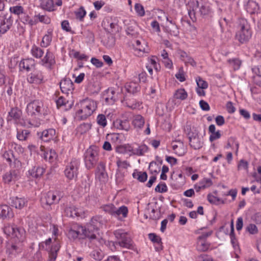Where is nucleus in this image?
<instances>
[{"mask_svg": "<svg viewBox=\"0 0 261 261\" xmlns=\"http://www.w3.org/2000/svg\"><path fill=\"white\" fill-rule=\"evenodd\" d=\"M26 112L30 117L29 124L34 127H38L40 123V117L48 114V109L43 102L39 99L34 100L29 102L26 107Z\"/></svg>", "mask_w": 261, "mask_h": 261, "instance_id": "nucleus-1", "label": "nucleus"}, {"mask_svg": "<svg viewBox=\"0 0 261 261\" xmlns=\"http://www.w3.org/2000/svg\"><path fill=\"white\" fill-rule=\"evenodd\" d=\"M50 230L53 239L54 240V242L52 243V239L49 238L45 241H43L39 244V249L40 250H47L48 252V261H55L58 252L60 248V245L58 239L59 230L57 226L53 225L50 228Z\"/></svg>", "mask_w": 261, "mask_h": 261, "instance_id": "nucleus-2", "label": "nucleus"}, {"mask_svg": "<svg viewBox=\"0 0 261 261\" xmlns=\"http://www.w3.org/2000/svg\"><path fill=\"white\" fill-rule=\"evenodd\" d=\"M78 110L76 112V116L80 120H83L91 116L97 109L96 101L86 98L82 99L77 104Z\"/></svg>", "mask_w": 261, "mask_h": 261, "instance_id": "nucleus-3", "label": "nucleus"}, {"mask_svg": "<svg viewBox=\"0 0 261 261\" xmlns=\"http://www.w3.org/2000/svg\"><path fill=\"white\" fill-rule=\"evenodd\" d=\"M238 30L236 33V39L241 44L248 42L252 35V31L247 20L245 18L238 20Z\"/></svg>", "mask_w": 261, "mask_h": 261, "instance_id": "nucleus-4", "label": "nucleus"}, {"mask_svg": "<svg viewBox=\"0 0 261 261\" xmlns=\"http://www.w3.org/2000/svg\"><path fill=\"white\" fill-rule=\"evenodd\" d=\"M62 196L59 191H49L42 194L40 203L42 207L47 211L52 209V206L59 203Z\"/></svg>", "mask_w": 261, "mask_h": 261, "instance_id": "nucleus-5", "label": "nucleus"}, {"mask_svg": "<svg viewBox=\"0 0 261 261\" xmlns=\"http://www.w3.org/2000/svg\"><path fill=\"white\" fill-rule=\"evenodd\" d=\"M99 148L96 145L90 146L85 152L84 160L86 168L88 169L93 168L99 159Z\"/></svg>", "mask_w": 261, "mask_h": 261, "instance_id": "nucleus-6", "label": "nucleus"}, {"mask_svg": "<svg viewBox=\"0 0 261 261\" xmlns=\"http://www.w3.org/2000/svg\"><path fill=\"white\" fill-rule=\"evenodd\" d=\"M80 166V159L77 158H72L67 164L64 171V174L68 180L71 181L77 179L79 174Z\"/></svg>", "mask_w": 261, "mask_h": 261, "instance_id": "nucleus-7", "label": "nucleus"}, {"mask_svg": "<svg viewBox=\"0 0 261 261\" xmlns=\"http://www.w3.org/2000/svg\"><path fill=\"white\" fill-rule=\"evenodd\" d=\"M103 225V220L101 217L95 216L93 217L90 222L85 226L87 231L90 235V242H92L95 241H98L97 237L98 231Z\"/></svg>", "mask_w": 261, "mask_h": 261, "instance_id": "nucleus-8", "label": "nucleus"}, {"mask_svg": "<svg viewBox=\"0 0 261 261\" xmlns=\"http://www.w3.org/2000/svg\"><path fill=\"white\" fill-rule=\"evenodd\" d=\"M114 234L117 241L116 244L122 248L128 249H134V244L132 240L128 236V232L122 229H118L114 231Z\"/></svg>", "mask_w": 261, "mask_h": 261, "instance_id": "nucleus-9", "label": "nucleus"}, {"mask_svg": "<svg viewBox=\"0 0 261 261\" xmlns=\"http://www.w3.org/2000/svg\"><path fill=\"white\" fill-rule=\"evenodd\" d=\"M39 64L47 69L51 70L56 64L54 54L49 49H47L45 56L39 61Z\"/></svg>", "mask_w": 261, "mask_h": 261, "instance_id": "nucleus-10", "label": "nucleus"}, {"mask_svg": "<svg viewBox=\"0 0 261 261\" xmlns=\"http://www.w3.org/2000/svg\"><path fill=\"white\" fill-rule=\"evenodd\" d=\"M27 81L30 84L39 85L45 82L43 72L39 69H35L27 77Z\"/></svg>", "mask_w": 261, "mask_h": 261, "instance_id": "nucleus-11", "label": "nucleus"}, {"mask_svg": "<svg viewBox=\"0 0 261 261\" xmlns=\"http://www.w3.org/2000/svg\"><path fill=\"white\" fill-rule=\"evenodd\" d=\"M119 21L118 18L116 17L107 19L106 21H103L105 27H107V28H105V29L111 33L115 34L119 32L120 29Z\"/></svg>", "mask_w": 261, "mask_h": 261, "instance_id": "nucleus-12", "label": "nucleus"}, {"mask_svg": "<svg viewBox=\"0 0 261 261\" xmlns=\"http://www.w3.org/2000/svg\"><path fill=\"white\" fill-rule=\"evenodd\" d=\"M197 0H190L187 5L189 16L193 22L197 20V15L199 8Z\"/></svg>", "mask_w": 261, "mask_h": 261, "instance_id": "nucleus-13", "label": "nucleus"}, {"mask_svg": "<svg viewBox=\"0 0 261 261\" xmlns=\"http://www.w3.org/2000/svg\"><path fill=\"white\" fill-rule=\"evenodd\" d=\"M167 21V28L169 30L171 34L177 36L179 34L178 28L176 24V15L168 14L166 16Z\"/></svg>", "mask_w": 261, "mask_h": 261, "instance_id": "nucleus-14", "label": "nucleus"}, {"mask_svg": "<svg viewBox=\"0 0 261 261\" xmlns=\"http://www.w3.org/2000/svg\"><path fill=\"white\" fill-rule=\"evenodd\" d=\"M56 131L54 128H48L37 133L38 138L45 142H48L56 137Z\"/></svg>", "mask_w": 261, "mask_h": 261, "instance_id": "nucleus-15", "label": "nucleus"}, {"mask_svg": "<svg viewBox=\"0 0 261 261\" xmlns=\"http://www.w3.org/2000/svg\"><path fill=\"white\" fill-rule=\"evenodd\" d=\"M19 179L18 172L15 170H11L3 175L2 179L5 184L10 185L15 183Z\"/></svg>", "mask_w": 261, "mask_h": 261, "instance_id": "nucleus-16", "label": "nucleus"}, {"mask_svg": "<svg viewBox=\"0 0 261 261\" xmlns=\"http://www.w3.org/2000/svg\"><path fill=\"white\" fill-rule=\"evenodd\" d=\"M22 250L21 245L16 244H8L6 246V252L9 258L15 257Z\"/></svg>", "mask_w": 261, "mask_h": 261, "instance_id": "nucleus-17", "label": "nucleus"}, {"mask_svg": "<svg viewBox=\"0 0 261 261\" xmlns=\"http://www.w3.org/2000/svg\"><path fill=\"white\" fill-rule=\"evenodd\" d=\"M103 98L105 103L108 105H112L117 100V95L113 88H109L105 91Z\"/></svg>", "mask_w": 261, "mask_h": 261, "instance_id": "nucleus-18", "label": "nucleus"}, {"mask_svg": "<svg viewBox=\"0 0 261 261\" xmlns=\"http://www.w3.org/2000/svg\"><path fill=\"white\" fill-rule=\"evenodd\" d=\"M36 65L35 60L32 58H27L22 59L19 64V70L21 71L26 70L29 72L31 71L32 68H34Z\"/></svg>", "mask_w": 261, "mask_h": 261, "instance_id": "nucleus-19", "label": "nucleus"}, {"mask_svg": "<svg viewBox=\"0 0 261 261\" xmlns=\"http://www.w3.org/2000/svg\"><path fill=\"white\" fill-rule=\"evenodd\" d=\"M13 23V19L12 16L8 17H5L0 18V33L4 34L6 33L12 27Z\"/></svg>", "mask_w": 261, "mask_h": 261, "instance_id": "nucleus-20", "label": "nucleus"}, {"mask_svg": "<svg viewBox=\"0 0 261 261\" xmlns=\"http://www.w3.org/2000/svg\"><path fill=\"white\" fill-rule=\"evenodd\" d=\"M96 177L100 181L105 182L108 179V174L106 171V166L103 162H100L97 166L95 173Z\"/></svg>", "mask_w": 261, "mask_h": 261, "instance_id": "nucleus-21", "label": "nucleus"}, {"mask_svg": "<svg viewBox=\"0 0 261 261\" xmlns=\"http://www.w3.org/2000/svg\"><path fill=\"white\" fill-rule=\"evenodd\" d=\"M60 87L62 93L68 94L74 89L73 83L69 78H65L60 82Z\"/></svg>", "mask_w": 261, "mask_h": 261, "instance_id": "nucleus-22", "label": "nucleus"}, {"mask_svg": "<svg viewBox=\"0 0 261 261\" xmlns=\"http://www.w3.org/2000/svg\"><path fill=\"white\" fill-rule=\"evenodd\" d=\"M74 226L76 231L77 239L83 240L87 238L90 241V235L87 231L86 226H83L79 224H75Z\"/></svg>", "mask_w": 261, "mask_h": 261, "instance_id": "nucleus-23", "label": "nucleus"}, {"mask_svg": "<svg viewBox=\"0 0 261 261\" xmlns=\"http://www.w3.org/2000/svg\"><path fill=\"white\" fill-rule=\"evenodd\" d=\"M53 37V29H49L47 30L45 35L43 36L40 42V46L43 48L48 47L51 43Z\"/></svg>", "mask_w": 261, "mask_h": 261, "instance_id": "nucleus-24", "label": "nucleus"}, {"mask_svg": "<svg viewBox=\"0 0 261 261\" xmlns=\"http://www.w3.org/2000/svg\"><path fill=\"white\" fill-rule=\"evenodd\" d=\"M128 213V208L125 205H122L119 208L116 207L113 217L117 218L118 220L122 221L127 217Z\"/></svg>", "mask_w": 261, "mask_h": 261, "instance_id": "nucleus-25", "label": "nucleus"}, {"mask_svg": "<svg viewBox=\"0 0 261 261\" xmlns=\"http://www.w3.org/2000/svg\"><path fill=\"white\" fill-rule=\"evenodd\" d=\"M45 171V169L39 165H35L32 169L29 170V174L33 178H38L41 177Z\"/></svg>", "mask_w": 261, "mask_h": 261, "instance_id": "nucleus-26", "label": "nucleus"}, {"mask_svg": "<svg viewBox=\"0 0 261 261\" xmlns=\"http://www.w3.org/2000/svg\"><path fill=\"white\" fill-rule=\"evenodd\" d=\"M115 128L119 130L127 131L130 128L129 121L127 119H117L113 122Z\"/></svg>", "mask_w": 261, "mask_h": 261, "instance_id": "nucleus-27", "label": "nucleus"}, {"mask_svg": "<svg viewBox=\"0 0 261 261\" xmlns=\"http://www.w3.org/2000/svg\"><path fill=\"white\" fill-rule=\"evenodd\" d=\"M65 213L68 217L75 218L81 216L82 210L72 205L65 208Z\"/></svg>", "mask_w": 261, "mask_h": 261, "instance_id": "nucleus-28", "label": "nucleus"}, {"mask_svg": "<svg viewBox=\"0 0 261 261\" xmlns=\"http://www.w3.org/2000/svg\"><path fill=\"white\" fill-rule=\"evenodd\" d=\"M20 21L24 24H28L30 27H33L38 23L37 19H33L29 15L27 11H25L19 18Z\"/></svg>", "mask_w": 261, "mask_h": 261, "instance_id": "nucleus-29", "label": "nucleus"}, {"mask_svg": "<svg viewBox=\"0 0 261 261\" xmlns=\"http://www.w3.org/2000/svg\"><path fill=\"white\" fill-rule=\"evenodd\" d=\"M40 7L48 12H53L56 10L54 0H44L40 2Z\"/></svg>", "mask_w": 261, "mask_h": 261, "instance_id": "nucleus-30", "label": "nucleus"}, {"mask_svg": "<svg viewBox=\"0 0 261 261\" xmlns=\"http://www.w3.org/2000/svg\"><path fill=\"white\" fill-rule=\"evenodd\" d=\"M208 133L211 134L209 137V140L211 142L220 139L222 136L220 130L216 131V126L214 124H211L209 126Z\"/></svg>", "mask_w": 261, "mask_h": 261, "instance_id": "nucleus-31", "label": "nucleus"}, {"mask_svg": "<svg viewBox=\"0 0 261 261\" xmlns=\"http://www.w3.org/2000/svg\"><path fill=\"white\" fill-rule=\"evenodd\" d=\"M245 9L248 13L253 14L258 13L259 6L256 2L252 0H249L245 6Z\"/></svg>", "mask_w": 261, "mask_h": 261, "instance_id": "nucleus-32", "label": "nucleus"}, {"mask_svg": "<svg viewBox=\"0 0 261 261\" xmlns=\"http://www.w3.org/2000/svg\"><path fill=\"white\" fill-rule=\"evenodd\" d=\"M189 144L194 149H199L202 147V142L197 135H192L189 137Z\"/></svg>", "mask_w": 261, "mask_h": 261, "instance_id": "nucleus-33", "label": "nucleus"}, {"mask_svg": "<svg viewBox=\"0 0 261 261\" xmlns=\"http://www.w3.org/2000/svg\"><path fill=\"white\" fill-rule=\"evenodd\" d=\"M13 217V213L11 208L7 205L0 206V218L5 219Z\"/></svg>", "mask_w": 261, "mask_h": 261, "instance_id": "nucleus-34", "label": "nucleus"}, {"mask_svg": "<svg viewBox=\"0 0 261 261\" xmlns=\"http://www.w3.org/2000/svg\"><path fill=\"white\" fill-rule=\"evenodd\" d=\"M27 203V200L24 198L16 197L11 199V206L20 210L25 206Z\"/></svg>", "mask_w": 261, "mask_h": 261, "instance_id": "nucleus-35", "label": "nucleus"}, {"mask_svg": "<svg viewBox=\"0 0 261 261\" xmlns=\"http://www.w3.org/2000/svg\"><path fill=\"white\" fill-rule=\"evenodd\" d=\"M12 237L17 238L19 242H23L25 238V231L22 227H14Z\"/></svg>", "mask_w": 261, "mask_h": 261, "instance_id": "nucleus-36", "label": "nucleus"}, {"mask_svg": "<svg viewBox=\"0 0 261 261\" xmlns=\"http://www.w3.org/2000/svg\"><path fill=\"white\" fill-rule=\"evenodd\" d=\"M148 149V146L145 144H142L138 146V147H133L129 151L132 152V154L137 155L138 156H141L147 152Z\"/></svg>", "mask_w": 261, "mask_h": 261, "instance_id": "nucleus-37", "label": "nucleus"}, {"mask_svg": "<svg viewBox=\"0 0 261 261\" xmlns=\"http://www.w3.org/2000/svg\"><path fill=\"white\" fill-rule=\"evenodd\" d=\"M21 115V111L17 108H13L8 113L7 120L11 121L12 119L17 121L18 120Z\"/></svg>", "mask_w": 261, "mask_h": 261, "instance_id": "nucleus-38", "label": "nucleus"}, {"mask_svg": "<svg viewBox=\"0 0 261 261\" xmlns=\"http://www.w3.org/2000/svg\"><path fill=\"white\" fill-rule=\"evenodd\" d=\"M32 56L36 59H41L44 53L43 49L34 44L30 50Z\"/></svg>", "mask_w": 261, "mask_h": 261, "instance_id": "nucleus-39", "label": "nucleus"}, {"mask_svg": "<svg viewBox=\"0 0 261 261\" xmlns=\"http://www.w3.org/2000/svg\"><path fill=\"white\" fill-rule=\"evenodd\" d=\"M134 54L138 57L143 56V54L147 53L145 51V47L141 44L140 40H136L135 44L134 45Z\"/></svg>", "mask_w": 261, "mask_h": 261, "instance_id": "nucleus-40", "label": "nucleus"}, {"mask_svg": "<svg viewBox=\"0 0 261 261\" xmlns=\"http://www.w3.org/2000/svg\"><path fill=\"white\" fill-rule=\"evenodd\" d=\"M148 238L151 242L154 243H156L159 245V247H155V250L156 251H160L163 249L162 239L160 237L157 236L155 233H150L148 234Z\"/></svg>", "mask_w": 261, "mask_h": 261, "instance_id": "nucleus-41", "label": "nucleus"}, {"mask_svg": "<svg viewBox=\"0 0 261 261\" xmlns=\"http://www.w3.org/2000/svg\"><path fill=\"white\" fill-rule=\"evenodd\" d=\"M56 103L57 109H59L61 107H65L64 110L68 111L71 108V104H69L68 108H66V105L68 103V101L63 97L60 96L56 100Z\"/></svg>", "mask_w": 261, "mask_h": 261, "instance_id": "nucleus-42", "label": "nucleus"}, {"mask_svg": "<svg viewBox=\"0 0 261 261\" xmlns=\"http://www.w3.org/2000/svg\"><path fill=\"white\" fill-rule=\"evenodd\" d=\"M132 176L134 178L137 179L141 182L146 181L148 177L146 172L138 171L137 170H134Z\"/></svg>", "mask_w": 261, "mask_h": 261, "instance_id": "nucleus-43", "label": "nucleus"}, {"mask_svg": "<svg viewBox=\"0 0 261 261\" xmlns=\"http://www.w3.org/2000/svg\"><path fill=\"white\" fill-rule=\"evenodd\" d=\"M24 8L21 5H15L10 7L9 11L11 14H14L19 18L25 11Z\"/></svg>", "mask_w": 261, "mask_h": 261, "instance_id": "nucleus-44", "label": "nucleus"}, {"mask_svg": "<svg viewBox=\"0 0 261 261\" xmlns=\"http://www.w3.org/2000/svg\"><path fill=\"white\" fill-rule=\"evenodd\" d=\"M30 136V132L28 129H17L16 137L19 141H25Z\"/></svg>", "mask_w": 261, "mask_h": 261, "instance_id": "nucleus-45", "label": "nucleus"}, {"mask_svg": "<svg viewBox=\"0 0 261 261\" xmlns=\"http://www.w3.org/2000/svg\"><path fill=\"white\" fill-rule=\"evenodd\" d=\"M145 123V120L141 115H136L134 116L133 124L136 128H141Z\"/></svg>", "mask_w": 261, "mask_h": 261, "instance_id": "nucleus-46", "label": "nucleus"}, {"mask_svg": "<svg viewBox=\"0 0 261 261\" xmlns=\"http://www.w3.org/2000/svg\"><path fill=\"white\" fill-rule=\"evenodd\" d=\"M197 249L198 251L205 252L209 249L211 244L206 240H197Z\"/></svg>", "mask_w": 261, "mask_h": 261, "instance_id": "nucleus-47", "label": "nucleus"}, {"mask_svg": "<svg viewBox=\"0 0 261 261\" xmlns=\"http://www.w3.org/2000/svg\"><path fill=\"white\" fill-rule=\"evenodd\" d=\"M44 159L50 163L54 162L57 158V155L54 150L50 149L45 151L43 154Z\"/></svg>", "mask_w": 261, "mask_h": 261, "instance_id": "nucleus-48", "label": "nucleus"}, {"mask_svg": "<svg viewBox=\"0 0 261 261\" xmlns=\"http://www.w3.org/2000/svg\"><path fill=\"white\" fill-rule=\"evenodd\" d=\"M86 13V11L83 6H81L74 11L76 19L81 22L84 21Z\"/></svg>", "mask_w": 261, "mask_h": 261, "instance_id": "nucleus-49", "label": "nucleus"}, {"mask_svg": "<svg viewBox=\"0 0 261 261\" xmlns=\"http://www.w3.org/2000/svg\"><path fill=\"white\" fill-rule=\"evenodd\" d=\"M174 97L176 99L184 100L187 98L188 93L184 89H178L175 92Z\"/></svg>", "mask_w": 261, "mask_h": 261, "instance_id": "nucleus-50", "label": "nucleus"}, {"mask_svg": "<svg viewBox=\"0 0 261 261\" xmlns=\"http://www.w3.org/2000/svg\"><path fill=\"white\" fill-rule=\"evenodd\" d=\"M210 12V7L205 4H201L199 8L198 12H197V16H204L208 15Z\"/></svg>", "mask_w": 261, "mask_h": 261, "instance_id": "nucleus-51", "label": "nucleus"}, {"mask_svg": "<svg viewBox=\"0 0 261 261\" xmlns=\"http://www.w3.org/2000/svg\"><path fill=\"white\" fill-rule=\"evenodd\" d=\"M227 62L234 70H239L242 64L241 61L238 58L229 59Z\"/></svg>", "mask_w": 261, "mask_h": 261, "instance_id": "nucleus-52", "label": "nucleus"}, {"mask_svg": "<svg viewBox=\"0 0 261 261\" xmlns=\"http://www.w3.org/2000/svg\"><path fill=\"white\" fill-rule=\"evenodd\" d=\"M3 158L5 159L7 162L9 163V166H12V158H14L13 151L12 150H9L4 151L3 154Z\"/></svg>", "mask_w": 261, "mask_h": 261, "instance_id": "nucleus-53", "label": "nucleus"}, {"mask_svg": "<svg viewBox=\"0 0 261 261\" xmlns=\"http://www.w3.org/2000/svg\"><path fill=\"white\" fill-rule=\"evenodd\" d=\"M14 226L11 225L10 224H5L4 227L2 228L4 233L7 237L12 236L14 232Z\"/></svg>", "mask_w": 261, "mask_h": 261, "instance_id": "nucleus-54", "label": "nucleus"}, {"mask_svg": "<svg viewBox=\"0 0 261 261\" xmlns=\"http://www.w3.org/2000/svg\"><path fill=\"white\" fill-rule=\"evenodd\" d=\"M91 124L90 123H83L77 127L78 132L83 134L88 132L91 128Z\"/></svg>", "mask_w": 261, "mask_h": 261, "instance_id": "nucleus-55", "label": "nucleus"}, {"mask_svg": "<svg viewBox=\"0 0 261 261\" xmlns=\"http://www.w3.org/2000/svg\"><path fill=\"white\" fill-rule=\"evenodd\" d=\"M97 123L101 127L104 128L107 125V120L103 114H98L96 118Z\"/></svg>", "mask_w": 261, "mask_h": 261, "instance_id": "nucleus-56", "label": "nucleus"}, {"mask_svg": "<svg viewBox=\"0 0 261 261\" xmlns=\"http://www.w3.org/2000/svg\"><path fill=\"white\" fill-rule=\"evenodd\" d=\"M116 206L113 204L105 205L103 206V210L107 213L113 217Z\"/></svg>", "mask_w": 261, "mask_h": 261, "instance_id": "nucleus-57", "label": "nucleus"}, {"mask_svg": "<svg viewBox=\"0 0 261 261\" xmlns=\"http://www.w3.org/2000/svg\"><path fill=\"white\" fill-rule=\"evenodd\" d=\"M207 199L211 204H218L220 202L222 203H224L223 200H221L219 198L216 197L211 194H208L207 195Z\"/></svg>", "mask_w": 261, "mask_h": 261, "instance_id": "nucleus-58", "label": "nucleus"}, {"mask_svg": "<svg viewBox=\"0 0 261 261\" xmlns=\"http://www.w3.org/2000/svg\"><path fill=\"white\" fill-rule=\"evenodd\" d=\"M196 82L197 85V88H201L203 89H207L208 86L207 82L204 81L200 76H198L196 79Z\"/></svg>", "mask_w": 261, "mask_h": 261, "instance_id": "nucleus-59", "label": "nucleus"}, {"mask_svg": "<svg viewBox=\"0 0 261 261\" xmlns=\"http://www.w3.org/2000/svg\"><path fill=\"white\" fill-rule=\"evenodd\" d=\"M90 256L97 260H101L103 258V255L101 251L94 250L90 253Z\"/></svg>", "mask_w": 261, "mask_h": 261, "instance_id": "nucleus-60", "label": "nucleus"}, {"mask_svg": "<svg viewBox=\"0 0 261 261\" xmlns=\"http://www.w3.org/2000/svg\"><path fill=\"white\" fill-rule=\"evenodd\" d=\"M154 190L156 192L163 193L167 192L168 187L166 183L161 182L156 186Z\"/></svg>", "mask_w": 261, "mask_h": 261, "instance_id": "nucleus-61", "label": "nucleus"}, {"mask_svg": "<svg viewBox=\"0 0 261 261\" xmlns=\"http://www.w3.org/2000/svg\"><path fill=\"white\" fill-rule=\"evenodd\" d=\"M199 185L204 189L211 187L213 184V181L211 178H203L199 181Z\"/></svg>", "mask_w": 261, "mask_h": 261, "instance_id": "nucleus-62", "label": "nucleus"}, {"mask_svg": "<svg viewBox=\"0 0 261 261\" xmlns=\"http://www.w3.org/2000/svg\"><path fill=\"white\" fill-rule=\"evenodd\" d=\"M35 17L38 18V19H37L38 20V22L39 21L45 24H49L50 22V18L46 15H40L39 14L38 15H35Z\"/></svg>", "mask_w": 261, "mask_h": 261, "instance_id": "nucleus-63", "label": "nucleus"}, {"mask_svg": "<svg viewBox=\"0 0 261 261\" xmlns=\"http://www.w3.org/2000/svg\"><path fill=\"white\" fill-rule=\"evenodd\" d=\"M246 231L251 234H257L258 231L257 226L254 224H249L246 227Z\"/></svg>", "mask_w": 261, "mask_h": 261, "instance_id": "nucleus-64", "label": "nucleus"}]
</instances>
